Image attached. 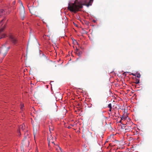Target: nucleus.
Masks as SVG:
<instances>
[{"instance_id":"obj_1","label":"nucleus","mask_w":152,"mask_h":152,"mask_svg":"<svg viewBox=\"0 0 152 152\" xmlns=\"http://www.w3.org/2000/svg\"><path fill=\"white\" fill-rule=\"evenodd\" d=\"M93 1V0H90L88 4H86V1L85 0H81L77 2V1L76 0L73 3H68L67 9L71 12L75 13L79 10L80 9L83 8V5L86 6L87 7L91 6Z\"/></svg>"},{"instance_id":"obj_2","label":"nucleus","mask_w":152,"mask_h":152,"mask_svg":"<svg viewBox=\"0 0 152 152\" xmlns=\"http://www.w3.org/2000/svg\"><path fill=\"white\" fill-rule=\"evenodd\" d=\"M9 47H6L4 45L2 46L0 50V62H1L4 58L7 53Z\"/></svg>"},{"instance_id":"obj_3","label":"nucleus","mask_w":152,"mask_h":152,"mask_svg":"<svg viewBox=\"0 0 152 152\" xmlns=\"http://www.w3.org/2000/svg\"><path fill=\"white\" fill-rule=\"evenodd\" d=\"M28 9L30 12L32 14L36 15V16H38V13L37 12L38 10L37 8L34 7H28Z\"/></svg>"},{"instance_id":"obj_4","label":"nucleus","mask_w":152,"mask_h":152,"mask_svg":"<svg viewBox=\"0 0 152 152\" xmlns=\"http://www.w3.org/2000/svg\"><path fill=\"white\" fill-rule=\"evenodd\" d=\"M19 2L20 3L22 6L21 9L20 10V15L21 18L22 20H23L24 18V14L25 13L24 7L21 1H19Z\"/></svg>"},{"instance_id":"obj_5","label":"nucleus","mask_w":152,"mask_h":152,"mask_svg":"<svg viewBox=\"0 0 152 152\" xmlns=\"http://www.w3.org/2000/svg\"><path fill=\"white\" fill-rule=\"evenodd\" d=\"M10 38L11 39L12 42L14 44H16L17 42V40L16 38L13 35H11L10 36Z\"/></svg>"},{"instance_id":"obj_6","label":"nucleus","mask_w":152,"mask_h":152,"mask_svg":"<svg viewBox=\"0 0 152 152\" xmlns=\"http://www.w3.org/2000/svg\"><path fill=\"white\" fill-rule=\"evenodd\" d=\"M41 60L42 62H44L47 61L48 59L47 57L43 53L41 57Z\"/></svg>"},{"instance_id":"obj_7","label":"nucleus","mask_w":152,"mask_h":152,"mask_svg":"<svg viewBox=\"0 0 152 152\" xmlns=\"http://www.w3.org/2000/svg\"><path fill=\"white\" fill-rule=\"evenodd\" d=\"M53 139V137L52 135L51 134H50V133L48 134V144L49 146L50 145L51 140H52Z\"/></svg>"},{"instance_id":"obj_8","label":"nucleus","mask_w":152,"mask_h":152,"mask_svg":"<svg viewBox=\"0 0 152 152\" xmlns=\"http://www.w3.org/2000/svg\"><path fill=\"white\" fill-rule=\"evenodd\" d=\"M6 24L5 23L4 25V26L3 27H2L0 29V33H1L4 30V29L6 27Z\"/></svg>"},{"instance_id":"obj_9","label":"nucleus","mask_w":152,"mask_h":152,"mask_svg":"<svg viewBox=\"0 0 152 152\" xmlns=\"http://www.w3.org/2000/svg\"><path fill=\"white\" fill-rule=\"evenodd\" d=\"M6 24L5 23L4 25V26L3 27H2L0 29V33H1L4 30V29L6 27Z\"/></svg>"},{"instance_id":"obj_10","label":"nucleus","mask_w":152,"mask_h":152,"mask_svg":"<svg viewBox=\"0 0 152 152\" xmlns=\"http://www.w3.org/2000/svg\"><path fill=\"white\" fill-rule=\"evenodd\" d=\"M37 129L36 128H34V127L33 128V132H34V138H35V136L37 132Z\"/></svg>"},{"instance_id":"obj_11","label":"nucleus","mask_w":152,"mask_h":152,"mask_svg":"<svg viewBox=\"0 0 152 152\" xmlns=\"http://www.w3.org/2000/svg\"><path fill=\"white\" fill-rule=\"evenodd\" d=\"M5 19H4L1 20L0 22V24H1V26H2V25L4 24V21H5Z\"/></svg>"},{"instance_id":"obj_12","label":"nucleus","mask_w":152,"mask_h":152,"mask_svg":"<svg viewBox=\"0 0 152 152\" xmlns=\"http://www.w3.org/2000/svg\"><path fill=\"white\" fill-rule=\"evenodd\" d=\"M108 107L110 108L109 111L111 112L112 109L111 104H109L108 105Z\"/></svg>"},{"instance_id":"obj_13","label":"nucleus","mask_w":152,"mask_h":152,"mask_svg":"<svg viewBox=\"0 0 152 152\" xmlns=\"http://www.w3.org/2000/svg\"><path fill=\"white\" fill-rule=\"evenodd\" d=\"M82 52L81 51H79L78 52V53H77V55L78 56H80L81 54H82Z\"/></svg>"},{"instance_id":"obj_14","label":"nucleus","mask_w":152,"mask_h":152,"mask_svg":"<svg viewBox=\"0 0 152 152\" xmlns=\"http://www.w3.org/2000/svg\"><path fill=\"white\" fill-rule=\"evenodd\" d=\"M5 34H2L1 35V37H0V39L2 38H4L5 37Z\"/></svg>"},{"instance_id":"obj_15","label":"nucleus","mask_w":152,"mask_h":152,"mask_svg":"<svg viewBox=\"0 0 152 152\" xmlns=\"http://www.w3.org/2000/svg\"><path fill=\"white\" fill-rule=\"evenodd\" d=\"M54 139H53L52 140H51L50 141V142H51V143L53 144L54 145H55V144L54 143V141H53Z\"/></svg>"},{"instance_id":"obj_16","label":"nucleus","mask_w":152,"mask_h":152,"mask_svg":"<svg viewBox=\"0 0 152 152\" xmlns=\"http://www.w3.org/2000/svg\"><path fill=\"white\" fill-rule=\"evenodd\" d=\"M56 146H58V148L61 151V152H62V149L61 148H60V147H59L58 145H56Z\"/></svg>"},{"instance_id":"obj_17","label":"nucleus","mask_w":152,"mask_h":152,"mask_svg":"<svg viewBox=\"0 0 152 152\" xmlns=\"http://www.w3.org/2000/svg\"><path fill=\"white\" fill-rule=\"evenodd\" d=\"M125 118L124 116H122L121 117V119L123 120V119H125Z\"/></svg>"},{"instance_id":"obj_18","label":"nucleus","mask_w":152,"mask_h":152,"mask_svg":"<svg viewBox=\"0 0 152 152\" xmlns=\"http://www.w3.org/2000/svg\"><path fill=\"white\" fill-rule=\"evenodd\" d=\"M139 83V80H136V82H135V83L136 84H138Z\"/></svg>"},{"instance_id":"obj_19","label":"nucleus","mask_w":152,"mask_h":152,"mask_svg":"<svg viewBox=\"0 0 152 152\" xmlns=\"http://www.w3.org/2000/svg\"><path fill=\"white\" fill-rule=\"evenodd\" d=\"M140 77V74H138L137 75V77Z\"/></svg>"},{"instance_id":"obj_20","label":"nucleus","mask_w":152,"mask_h":152,"mask_svg":"<svg viewBox=\"0 0 152 152\" xmlns=\"http://www.w3.org/2000/svg\"><path fill=\"white\" fill-rule=\"evenodd\" d=\"M24 107V105H21V108H21V109H22V110L23 109V107Z\"/></svg>"},{"instance_id":"obj_21","label":"nucleus","mask_w":152,"mask_h":152,"mask_svg":"<svg viewBox=\"0 0 152 152\" xmlns=\"http://www.w3.org/2000/svg\"><path fill=\"white\" fill-rule=\"evenodd\" d=\"M75 51H79L78 49L76 48Z\"/></svg>"},{"instance_id":"obj_22","label":"nucleus","mask_w":152,"mask_h":152,"mask_svg":"<svg viewBox=\"0 0 152 152\" xmlns=\"http://www.w3.org/2000/svg\"><path fill=\"white\" fill-rule=\"evenodd\" d=\"M78 51H75V53L77 54V53H78Z\"/></svg>"},{"instance_id":"obj_23","label":"nucleus","mask_w":152,"mask_h":152,"mask_svg":"<svg viewBox=\"0 0 152 152\" xmlns=\"http://www.w3.org/2000/svg\"><path fill=\"white\" fill-rule=\"evenodd\" d=\"M51 130H53V129H51L49 128V131L50 132H51Z\"/></svg>"},{"instance_id":"obj_24","label":"nucleus","mask_w":152,"mask_h":152,"mask_svg":"<svg viewBox=\"0 0 152 152\" xmlns=\"http://www.w3.org/2000/svg\"><path fill=\"white\" fill-rule=\"evenodd\" d=\"M122 120H121L120 121H119V123H121V121H122Z\"/></svg>"},{"instance_id":"obj_25","label":"nucleus","mask_w":152,"mask_h":152,"mask_svg":"<svg viewBox=\"0 0 152 152\" xmlns=\"http://www.w3.org/2000/svg\"><path fill=\"white\" fill-rule=\"evenodd\" d=\"M75 40V41L76 42V43L78 44L77 42V41L75 40Z\"/></svg>"},{"instance_id":"obj_26","label":"nucleus","mask_w":152,"mask_h":152,"mask_svg":"<svg viewBox=\"0 0 152 152\" xmlns=\"http://www.w3.org/2000/svg\"><path fill=\"white\" fill-rule=\"evenodd\" d=\"M132 75H133L134 76H135V75H134V74L132 73Z\"/></svg>"},{"instance_id":"obj_27","label":"nucleus","mask_w":152,"mask_h":152,"mask_svg":"<svg viewBox=\"0 0 152 152\" xmlns=\"http://www.w3.org/2000/svg\"><path fill=\"white\" fill-rule=\"evenodd\" d=\"M70 128V126H68V128H69V129Z\"/></svg>"},{"instance_id":"obj_28","label":"nucleus","mask_w":152,"mask_h":152,"mask_svg":"<svg viewBox=\"0 0 152 152\" xmlns=\"http://www.w3.org/2000/svg\"><path fill=\"white\" fill-rule=\"evenodd\" d=\"M22 129H23V126H22Z\"/></svg>"},{"instance_id":"obj_29","label":"nucleus","mask_w":152,"mask_h":152,"mask_svg":"<svg viewBox=\"0 0 152 152\" xmlns=\"http://www.w3.org/2000/svg\"><path fill=\"white\" fill-rule=\"evenodd\" d=\"M15 1L14 2H13V4H15Z\"/></svg>"},{"instance_id":"obj_30","label":"nucleus","mask_w":152,"mask_h":152,"mask_svg":"<svg viewBox=\"0 0 152 152\" xmlns=\"http://www.w3.org/2000/svg\"><path fill=\"white\" fill-rule=\"evenodd\" d=\"M55 107H56V105H55Z\"/></svg>"},{"instance_id":"obj_31","label":"nucleus","mask_w":152,"mask_h":152,"mask_svg":"<svg viewBox=\"0 0 152 152\" xmlns=\"http://www.w3.org/2000/svg\"><path fill=\"white\" fill-rule=\"evenodd\" d=\"M56 138H54V140H55V139H56Z\"/></svg>"}]
</instances>
